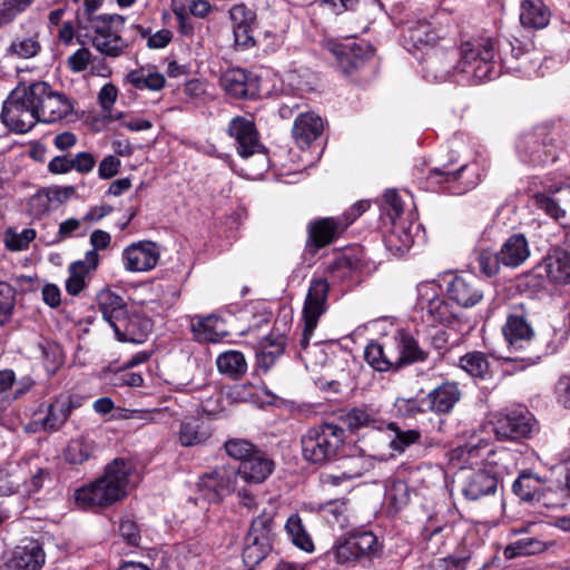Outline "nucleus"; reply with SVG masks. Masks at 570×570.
I'll return each mask as SVG.
<instances>
[{"instance_id":"nucleus-1","label":"nucleus","mask_w":570,"mask_h":570,"mask_svg":"<svg viewBox=\"0 0 570 570\" xmlns=\"http://www.w3.org/2000/svg\"><path fill=\"white\" fill-rule=\"evenodd\" d=\"M495 43L492 39L465 42L460 49V60L454 52L432 51L422 62L423 77L429 81H444L451 72L461 76V80L479 83L491 80L499 75L495 67Z\"/></svg>"},{"instance_id":"nucleus-2","label":"nucleus","mask_w":570,"mask_h":570,"mask_svg":"<svg viewBox=\"0 0 570 570\" xmlns=\"http://www.w3.org/2000/svg\"><path fill=\"white\" fill-rule=\"evenodd\" d=\"M138 482L132 462L118 458L106 465L101 476L75 491V502L83 510L107 508L122 500Z\"/></svg>"},{"instance_id":"nucleus-3","label":"nucleus","mask_w":570,"mask_h":570,"mask_svg":"<svg viewBox=\"0 0 570 570\" xmlns=\"http://www.w3.org/2000/svg\"><path fill=\"white\" fill-rule=\"evenodd\" d=\"M513 466L512 454L505 449L489 450L483 466L468 471L462 484L463 495L472 501L493 494L499 481L510 473Z\"/></svg>"},{"instance_id":"nucleus-4","label":"nucleus","mask_w":570,"mask_h":570,"mask_svg":"<svg viewBox=\"0 0 570 570\" xmlns=\"http://www.w3.org/2000/svg\"><path fill=\"white\" fill-rule=\"evenodd\" d=\"M330 285L324 278H313L311 281L307 295L303 306V321L304 327L299 345L303 351V357L306 361H312L315 356V364L324 365L327 362V355L324 353L321 344L316 343L309 346V340L317 326L320 317L327 308V295Z\"/></svg>"},{"instance_id":"nucleus-5","label":"nucleus","mask_w":570,"mask_h":570,"mask_svg":"<svg viewBox=\"0 0 570 570\" xmlns=\"http://www.w3.org/2000/svg\"><path fill=\"white\" fill-rule=\"evenodd\" d=\"M345 431L332 423L309 428L302 436V453L306 461L323 464L335 460L344 444Z\"/></svg>"},{"instance_id":"nucleus-6","label":"nucleus","mask_w":570,"mask_h":570,"mask_svg":"<svg viewBox=\"0 0 570 570\" xmlns=\"http://www.w3.org/2000/svg\"><path fill=\"white\" fill-rule=\"evenodd\" d=\"M31 90L32 82L18 85L3 102L2 121L14 132L26 134L39 121L37 104L31 97Z\"/></svg>"},{"instance_id":"nucleus-7","label":"nucleus","mask_w":570,"mask_h":570,"mask_svg":"<svg viewBox=\"0 0 570 570\" xmlns=\"http://www.w3.org/2000/svg\"><path fill=\"white\" fill-rule=\"evenodd\" d=\"M502 332L509 350L512 353L524 354L514 357L524 363L523 367L533 365L541 358L543 348L538 334L522 315H509Z\"/></svg>"},{"instance_id":"nucleus-8","label":"nucleus","mask_w":570,"mask_h":570,"mask_svg":"<svg viewBox=\"0 0 570 570\" xmlns=\"http://www.w3.org/2000/svg\"><path fill=\"white\" fill-rule=\"evenodd\" d=\"M92 46L102 55L111 58L121 56L127 48V42L121 38L120 31L125 18L119 14H100L90 18Z\"/></svg>"},{"instance_id":"nucleus-9","label":"nucleus","mask_w":570,"mask_h":570,"mask_svg":"<svg viewBox=\"0 0 570 570\" xmlns=\"http://www.w3.org/2000/svg\"><path fill=\"white\" fill-rule=\"evenodd\" d=\"M273 525L274 515L265 511L252 521L243 549V560L246 566L255 567L271 553Z\"/></svg>"},{"instance_id":"nucleus-10","label":"nucleus","mask_w":570,"mask_h":570,"mask_svg":"<svg viewBox=\"0 0 570 570\" xmlns=\"http://www.w3.org/2000/svg\"><path fill=\"white\" fill-rule=\"evenodd\" d=\"M416 291L422 317L428 323L449 325L458 317L456 308L440 296L441 287L434 281L420 283Z\"/></svg>"},{"instance_id":"nucleus-11","label":"nucleus","mask_w":570,"mask_h":570,"mask_svg":"<svg viewBox=\"0 0 570 570\" xmlns=\"http://www.w3.org/2000/svg\"><path fill=\"white\" fill-rule=\"evenodd\" d=\"M31 97L36 99L39 121L56 122L73 111L72 101L63 92L53 90L46 81L32 82Z\"/></svg>"},{"instance_id":"nucleus-12","label":"nucleus","mask_w":570,"mask_h":570,"mask_svg":"<svg viewBox=\"0 0 570 570\" xmlns=\"http://www.w3.org/2000/svg\"><path fill=\"white\" fill-rule=\"evenodd\" d=\"M71 401L68 396H59L53 402L42 403L33 411L26 431L30 433L59 431L71 413Z\"/></svg>"},{"instance_id":"nucleus-13","label":"nucleus","mask_w":570,"mask_h":570,"mask_svg":"<svg viewBox=\"0 0 570 570\" xmlns=\"http://www.w3.org/2000/svg\"><path fill=\"white\" fill-rule=\"evenodd\" d=\"M533 206L547 216L560 222L566 218L570 208V185H551L532 196Z\"/></svg>"},{"instance_id":"nucleus-14","label":"nucleus","mask_w":570,"mask_h":570,"mask_svg":"<svg viewBox=\"0 0 570 570\" xmlns=\"http://www.w3.org/2000/svg\"><path fill=\"white\" fill-rule=\"evenodd\" d=\"M534 426L535 420L532 414L520 407L500 414L494 423L493 431L499 440H517L528 438Z\"/></svg>"},{"instance_id":"nucleus-15","label":"nucleus","mask_w":570,"mask_h":570,"mask_svg":"<svg viewBox=\"0 0 570 570\" xmlns=\"http://www.w3.org/2000/svg\"><path fill=\"white\" fill-rule=\"evenodd\" d=\"M159 257L158 246L147 240L128 245L121 254L124 268L131 273H144L154 269L159 262Z\"/></svg>"},{"instance_id":"nucleus-16","label":"nucleus","mask_w":570,"mask_h":570,"mask_svg":"<svg viewBox=\"0 0 570 570\" xmlns=\"http://www.w3.org/2000/svg\"><path fill=\"white\" fill-rule=\"evenodd\" d=\"M227 134L235 140L237 153L240 157L247 158L263 150L258 131L253 120L242 116L230 119Z\"/></svg>"},{"instance_id":"nucleus-17","label":"nucleus","mask_w":570,"mask_h":570,"mask_svg":"<svg viewBox=\"0 0 570 570\" xmlns=\"http://www.w3.org/2000/svg\"><path fill=\"white\" fill-rule=\"evenodd\" d=\"M235 487L236 473L224 468L203 475L198 482L199 492L209 502H218L232 494Z\"/></svg>"},{"instance_id":"nucleus-18","label":"nucleus","mask_w":570,"mask_h":570,"mask_svg":"<svg viewBox=\"0 0 570 570\" xmlns=\"http://www.w3.org/2000/svg\"><path fill=\"white\" fill-rule=\"evenodd\" d=\"M448 298L460 307L475 306L483 298L480 282L473 275H455L446 285Z\"/></svg>"},{"instance_id":"nucleus-19","label":"nucleus","mask_w":570,"mask_h":570,"mask_svg":"<svg viewBox=\"0 0 570 570\" xmlns=\"http://www.w3.org/2000/svg\"><path fill=\"white\" fill-rule=\"evenodd\" d=\"M45 557L41 546L37 541H30L6 553L0 570H40Z\"/></svg>"},{"instance_id":"nucleus-20","label":"nucleus","mask_w":570,"mask_h":570,"mask_svg":"<svg viewBox=\"0 0 570 570\" xmlns=\"http://www.w3.org/2000/svg\"><path fill=\"white\" fill-rule=\"evenodd\" d=\"M444 30L436 28L426 19L409 20L404 31V40L413 48L422 50L432 48L443 37Z\"/></svg>"},{"instance_id":"nucleus-21","label":"nucleus","mask_w":570,"mask_h":570,"mask_svg":"<svg viewBox=\"0 0 570 570\" xmlns=\"http://www.w3.org/2000/svg\"><path fill=\"white\" fill-rule=\"evenodd\" d=\"M327 49L336 57L341 68L348 72L357 69L366 59L373 56V48L365 42H348L346 45L328 42Z\"/></svg>"},{"instance_id":"nucleus-22","label":"nucleus","mask_w":570,"mask_h":570,"mask_svg":"<svg viewBox=\"0 0 570 570\" xmlns=\"http://www.w3.org/2000/svg\"><path fill=\"white\" fill-rule=\"evenodd\" d=\"M97 299L102 318L112 327L118 338L129 315L124 298L111 291H101Z\"/></svg>"},{"instance_id":"nucleus-23","label":"nucleus","mask_w":570,"mask_h":570,"mask_svg":"<svg viewBox=\"0 0 570 570\" xmlns=\"http://www.w3.org/2000/svg\"><path fill=\"white\" fill-rule=\"evenodd\" d=\"M220 86L230 96L235 98H249L257 91V81L245 69L230 68L220 77Z\"/></svg>"},{"instance_id":"nucleus-24","label":"nucleus","mask_w":570,"mask_h":570,"mask_svg":"<svg viewBox=\"0 0 570 570\" xmlns=\"http://www.w3.org/2000/svg\"><path fill=\"white\" fill-rule=\"evenodd\" d=\"M274 469V460L259 449L245 460L244 463H239L237 474L246 483L258 484L264 482L273 473Z\"/></svg>"},{"instance_id":"nucleus-25","label":"nucleus","mask_w":570,"mask_h":570,"mask_svg":"<svg viewBox=\"0 0 570 570\" xmlns=\"http://www.w3.org/2000/svg\"><path fill=\"white\" fill-rule=\"evenodd\" d=\"M341 419L343 423L351 431H358L361 429H373L379 431V436L383 438V425L385 424L381 420L380 414L376 410L370 406H355L345 411Z\"/></svg>"},{"instance_id":"nucleus-26","label":"nucleus","mask_w":570,"mask_h":570,"mask_svg":"<svg viewBox=\"0 0 570 570\" xmlns=\"http://www.w3.org/2000/svg\"><path fill=\"white\" fill-rule=\"evenodd\" d=\"M461 399V391L455 382H445L433 389L428 395V409L436 414L452 412Z\"/></svg>"},{"instance_id":"nucleus-27","label":"nucleus","mask_w":570,"mask_h":570,"mask_svg":"<svg viewBox=\"0 0 570 570\" xmlns=\"http://www.w3.org/2000/svg\"><path fill=\"white\" fill-rule=\"evenodd\" d=\"M351 225V220L326 217L316 220L309 226V238L317 248L331 244Z\"/></svg>"},{"instance_id":"nucleus-28","label":"nucleus","mask_w":570,"mask_h":570,"mask_svg":"<svg viewBox=\"0 0 570 570\" xmlns=\"http://www.w3.org/2000/svg\"><path fill=\"white\" fill-rule=\"evenodd\" d=\"M365 470L363 459L347 456L340 462L335 471L322 473L320 480L323 485L337 487L346 481L360 478Z\"/></svg>"},{"instance_id":"nucleus-29","label":"nucleus","mask_w":570,"mask_h":570,"mask_svg":"<svg viewBox=\"0 0 570 570\" xmlns=\"http://www.w3.org/2000/svg\"><path fill=\"white\" fill-rule=\"evenodd\" d=\"M210 436V426L198 417H187L183 420L177 431V439L181 446L202 445Z\"/></svg>"},{"instance_id":"nucleus-30","label":"nucleus","mask_w":570,"mask_h":570,"mask_svg":"<svg viewBox=\"0 0 570 570\" xmlns=\"http://www.w3.org/2000/svg\"><path fill=\"white\" fill-rule=\"evenodd\" d=\"M323 130V120L314 112L301 114L293 126V136L299 146H308Z\"/></svg>"},{"instance_id":"nucleus-31","label":"nucleus","mask_w":570,"mask_h":570,"mask_svg":"<svg viewBox=\"0 0 570 570\" xmlns=\"http://www.w3.org/2000/svg\"><path fill=\"white\" fill-rule=\"evenodd\" d=\"M395 348L393 343L382 345L375 342L370 343L364 351V357L368 365L380 372L389 370H397L399 358L395 357Z\"/></svg>"},{"instance_id":"nucleus-32","label":"nucleus","mask_w":570,"mask_h":570,"mask_svg":"<svg viewBox=\"0 0 570 570\" xmlns=\"http://www.w3.org/2000/svg\"><path fill=\"white\" fill-rule=\"evenodd\" d=\"M191 332L198 342L208 343H218L228 334L223 321L214 315L197 317L191 323Z\"/></svg>"},{"instance_id":"nucleus-33","label":"nucleus","mask_w":570,"mask_h":570,"mask_svg":"<svg viewBox=\"0 0 570 570\" xmlns=\"http://www.w3.org/2000/svg\"><path fill=\"white\" fill-rule=\"evenodd\" d=\"M501 263L508 267H518L530 255L528 240L521 234L510 236L501 246Z\"/></svg>"},{"instance_id":"nucleus-34","label":"nucleus","mask_w":570,"mask_h":570,"mask_svg":"<svg viewBox=\"0 0 570 570\" xmlns=\"http://www.w3.org/2000/svg\"><path fill=\"white\" fill-rule=\"evenodd\" d=\"M393 348H395V357L399 358L397 370L405 364L421 362L426 358V352L419 346L410 334L404 332L394 337Z\"/></svg>"},{"instance_id":"nucleus-35","label":"nucleus","mask_w":570,"mask_h":570,"mask_svg":"<svg viewBox=\"0 0 570 570\" xmlns=\"http://www.w3.org/2000/svg\"><path fill=\"white\" fill-rule=\"evenodd\" d=\"M387 438V446L392 453L403 454L407 448L421 440V432L416 429L402 430L396 423L386 424L384 432Z\"/></svg>"},{"instance_id":"nucleus-36","label":"nucleus","mask_w":570,"mask_h":570,"mask_svg":"<svg viewBox=\"0 0 570 570\" xmlns=\"http://www.w3.org/2000/svg\"><path fill=\"white\" fill-rule=\"evenodd\" d=\"M126 80L137 90L159 91L165 87L166 79L163 73L153 67H141L127 73Z\"/></svg>"},{"instance_id":"nucleus-37","label":"nucleus","mask_w":570,"mask_h":570,"mask_svg":"<svg viewBox=\"0 0 570 570\" xmlns=\"http://www.w3.org/2000/svg\"><path fill=\"white\" fill-rule=\"evenodd\" d=\"M151 331V321L139 314H129L125 321L124 330L118 336L120 342L140 344L145 342Z\"/></svg>"},{"instance_id":"nucleus-38","label":"nucleus","mask_w":570,"mask_h":570,"mask_svg":"<svg viewBox=\"0 0 570 570\" xmlns=\"http://www.w3.org/2000/svg\"><path fill=\"white\" fill-rule=\"evenodd\" d=\"M286 338L283 334H271L259 343V351L257 352V362L259 367L268 371L275 361L283 355L285 350Z\"/></svg>"},{"instance_id":"nucleus-39","label":"nucleus","mask_w":570,"mask_h":570,"mask_svg":"<svg viewBox=\"0 0 570 570\" xmlns=\"http://www.w3.org/2000/svg\"><path fill=\"white\" fill-rule=\"evenodd\" d=\"M570 333V325L566 322L551 324L544 328L538 338L541 342L542 355L548 353H556L567 341Z\"/></svg>"},{"instance_id":"nucleus-40","label":"nucleus","mask_w":570,"mask_h":570,"mask_svg":"<svg viewBox=\"0 0 570 570\" xmlns=\"http://www.w3.org/2000/svg\"><path fill=\"white\" fill-rule=\"evenodd\" d=\"M550 20L549 10L540 2L524 0L521 3L520 22L523 27L542 29Z\"/></svg>"},{"instance_id":"nucleus-41","label":"nucleus","mask_w":570,"mask_h":570,"mask_svg":"<svg viewBox=\"0 0 570 570\" xmlns=\"http://www.w3.org/2000/svg\"><path fill=\"white\" fill-rule=\"evenodd\" d=\"M546 272L549 279L558 284L570 283V255L557 252L546 258Z\"/></svg>"},{"instance_id":"nucleus-42","label":"nucleus","mask_w":570,"mask_h":570,"mask_svg":"<svg viewBox=\"0 0 570 570\" xmlns=\"http://www.w3.org/2000/svg\"><path fill=\"white\" fill-rule=\"evenodd\" d=\"M219 373L233 379H239L247 371V362L239 351H226L216 358Z\"/></svg>"},{"instance_id":"nucleus-43","label":"nucleus","mask_w":570,"mask_h":570,"mask_svg":"<svg viewBox=\"0 0 570 570\" xmlns=\"http://www.w3.org/2000/svg\"><path fill=\"white\" fill-rule=\"evenodd\" d=\"M285 531L296 548L308 553L314 551L315 547L312 537L307 532L302 518L297 513L288 517L285 523Z\"/></svg>"},{"instance_id":"nucleus-44","label":"nucleus","mask_w":570,"mask_h":570,"mask_svg":"<svg viewBox=\"0 0 570 570\" xmlns=\"http://www.w3.org/2000/svg\"><path fill=\"white\" fill-rule=\"evenodd\" d=\"M321 517L331 525L343 529L347 523V505L343 500L321 503L317 509Z\"/></svg>"},{"instance_id":"nucleus-45","label":"nucleus","mask_w":570,"mask_h":570,"mask_svg":"<svg viewBox=\"0 0 570 570\" xmlns=\"http://www.w3.org/2000/svg\"><path fill=\"white\" fill-rule=\"evenodd\" d=\"M95 452V443L85 438L71 440L65 451V459L70 464H82L91 458Z\"/></svg>"},{"instance_id":"nucleus-46","label":"nucleus","mask_w":570,"mask_h":570,"mask_svg":"<svg viewBox=\"0 0 570 570\" xmlns=\"http://www.w3.org/2000/svg\"><path fill=\"white\" fill-rule=\"evenodd\" d=\"M460 367L473 377L485 379L489 374L490 364L484 353L470 352L459 360Z\"/></svg>"},{"instance_id":"nucleus-47","label":"nucleus","mask_w":570,"mask_h":570,"mask_svg":"<svg viewBox=\"0 0 570 570\" xmlns=\"http://www.w3.org/2000/svg\"><path fill=\"white\" fill-rule=\"evenodd\" d=\"M544 549L546 546L542 541L532 537H525L508 544L504 548L503 554L507 559H513L520 556L535 554Z\"/></svg>"},{"instance_id":"nucleus-48","label":"nucleus","mask_w":570,"mask_h":570,"mask_svg":"<svg viewBox=\"0 0 570 570\" xmlns=\"http://www.w3.org/2000/svg\"><path fill=\"white\" fill-rule=\"evenodd\" d=\"M41 50L38 35L17 37L8 47L7 52L21 59L36 57Z\"/></svg>"},{"instance_id":"nucleus-49","label":"nucleus","mask_w":570,"mask_h":570,"mask_svg":"<svg viewBox=\"0 0 570 570\" xmlns=\"http://www.w3.org/2000/svg\"><path fill=\"white\" fill-rule=\"evenodd\" d=\"M355 547L357 546L352 535L337 541L332 548V553L336 562L340 564H354L355 562L363 560Z\"/></svg>"},{"instance_id":"nucleus-50","label":"nucleus","mask_w":570,"mask_h":570,"mask_svg":"<svg viewBox=\"0 0 570 570\" xmlns=\"http://www.w3.org/2000/svg\"><path fill=\"white\" fill-rule=\"evenodd\" d=\"M517 149L523 161H529L533 165L544 161L540 154L541 145L532 134L522 136L517 144Z\"/></svg>"},{"instance_id":"nucleus-51","label":"nucleus","mask_w":570,"mask_h":570,"mask_svg":"<svg viewBox=\"0 0 570 570\" xmlns=\"http://www.w3.org/2000/svg\"><path fill=\"white\" fill-rule=\"evenodd\" d=\"M355 541L356 550L360 552L363 559H372L377 557L381 551V546L377 538L371 531H363L351 534Z\"/></svg>"},{"instance_id":"nucleus-52","label":"nucleus","mask_w":570,"mask_h":570,"mask_svg":"<svg viewBox=\"0 0 570 570\" xmlns=\"http://www.w3.org/2000/svg\"><path fill=\"white\" fill-rule=\"evenodd\" d=\"M16 306V289L0 281V326L8 324Z\"/></svg>"},{"instance_id":"nucleus-53","label":"nucleus","mask_w":570,"mask_h":570,"mask_svg":"<svg viewBox=\"0 0 570 570\" xmlns=\"http://www.w3.org/2000/svg\"><path fill=\"white\" fill-rule=\"evenodd\" d=\"M35 0H0V27L12 22Z\"/></svg>"},{"instance_id":"nucleus-54","label":"nucleus","mask_w":570,"mask_h":570,"mask_svg":"<svg viewBox=\"0 0 570 570\" xmlns=\"http://www.w3.org/2000/svg\"><path fill=\"white\" fill-rule=\"evenodd\" d=\"M385 498L389 504L395 510L400 511L410 501L409 487L403 481H394L386 489Z\"/></svg>"},{"instance_id":"nucleus-55","label":"nucleus","mask_w":570,"mask_h":570,"mask_svg":"<svg viewBox=\"0 0 570 570\" xmlns=\"http://www.w3.org/2000/svg\"><path fill=\"white\" fill-rule=\"evenodd\" d=\"M224 446L227 454L240 463H244V461L250 458L254 452L259 450L257 446L245 439H230L225 442Z\"/></svg>"},{"instance_id":"nucleus-56","label":"nucleus","mask_w":570,"mask_h":570,"mask_svg":"<svg viewBox=\"0 0 570 570\" xmlns=\"http://www.w3.org/2000/svg\"><path fill=\"white\" fill-rule=\"evenodd\" d=\"M393 229L386 236V244L390 248H395L397 252L409 249L413 243L411 234L396 222Z\"/></svg>"},{"instance_id":"nucleus-57","label":"nucleus","mask_w":570,"mask_h":570,"mask_svg":"<svg viewBox=\"0 0 570 570\" xmlns=\"http://www.w3.org/2000/svg\"><path fill=\"white\" fill-rule=\"evenodd\" d=\"M383 210L390 217L392 224L401 219L403 200L396 190L391 189L385 191L383 196Z\"/></svg>"},{"instance_id":"nucleus-58","label":"nucleus","mask_w":570,"mask_h":570,"mask_svg":"<svg viewBox=\"0 0 570 570\" xmlns=\"http://www.w3.org/2000/svg\"><path fill=\"white\" fill-rule=\"evenodd\" d=\"M99 264V254L95 250H88L85 255L83 259H79L73 262L69 266V274L78 275L82 278H86L87 275L97 268Z\"/></svg>"},{"instance_id":"nucleus-59","label":"nucleus","mask_w":570,"mask_h":570,"mask_svg":"<svg viewBox=\"0 0 570 570\" xmlns=\"http://www.w3.org/2000/svg\"><path fill=\"white\" fill-rule=\"evenodd\" d=\"M478 264L480 271L488 277L499 273L501 263V253H492L490 250H481L478 255Z\"/></svg>"},{"instance_id":"nucleus-60","label":"nucleus","mask_w":570,"mask_h":570,"mask_svg":"<svg viewBox=\"0 0 570 570\" xmlns=\"http://www.w3.org/2000/svg\"><path fill=\"white\" fill-rule=\"evenodd\" d=\"M537 481L529 474H521L512 484V490L523 501H531L535 495Z\"/></svg>"},{"instance_id":"nucleus-61","label":"nucleus","mask_w":570,"mask_h":570,"mask_svg":"<svg viewBox=\"0 0 570 570\" xmlns=\"http://www.w3.org/2000/svg\"><path fill=\"white\" fill-rule=\"evenodd\" d=\"M36 238V232L27 228L21 233H8L6 236V246L11 250H23Z\"/></svg>"},{"instance_id":"nucleus-62","label":"nucleus","mask_w":570,"mask_h":570,"mask_svg":"<svg viewBox=\"0 0 570 570\" xmlns=\"http://www.w3.org/2000/svg\"><path fill=\"white\" fill-rule=\"evenodd\" d=\"M29 212L33 217L40 218L53 207L46 189L35 194L28 203Z\"/></svg>"},{"instance_id":"nucleus-63","label":"nucleus","mask_w":570,"mask_h":570,"mask_svg":"<svg viewBox=\"0 0 570 570\" xmlns=\"http://www.w3.org/2000/svg\"><path fill=\"white\" fill-rule=\"evenodd\" d=\"M468 169L465 165H462L456 170H449L446 168H434L430 171L428 180L431 185L443 184L450 181H456L461 178L462 174Z\"/></svg>"},{"instance_id":"nucleus-64","label":"nucleus","mask_w":570,"mask_h":570,"mask_svg":"<svg viewBox=\"0 0 570 570\" xmlns=\"http://www.w3.org/2000/svg\"><path fill=\"white\" fill-rule=\"evenodd\" d=\"M233 27H250L255 20L254 13L245 4H235L229 10Z\"/></svg>"}]
</instances>
